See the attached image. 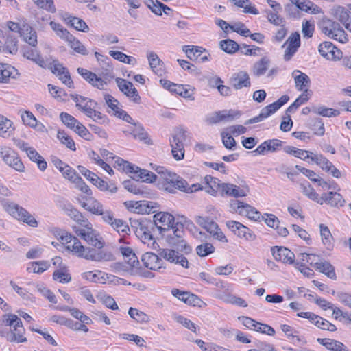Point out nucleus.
I'll return each mask as SVG.
<instances>
[{"instance_id":"obj_8","label":"nucleus","mask_w":351,"mask_h":351,"mask_svg":"<svg viewBox=\"0 0 351 351\" xmlns=\"http://www.w3.org/2000/svg\"><path fill=\"white\" fill-rule=\"evenodd\" d=\"M322 32L329 38L346 43L348 41V35L341 25L328 18H324L319 23Z\"/></svg>"},{"instance_id":"obj_38","label":"nucleus","mask_w":351,"mask_h":351,"mask_svg":"<svg viewBox=\"0 0 351 351\" xmlns=\"http://www.w3.org/2000/svg\"><path fill=\"white\" fill-rule=\"evenodd\" d=\"M18 75L17 70L6 64H0V83H6L10 77L15 78L14 75Z\"/></svg>"},{"instance_id":"obj_22","label":"nucleus","mask_w":351,"mask_h":351,"mask_svg":"<svg viewBox=\"0 0 351 351\" xmlns=\"http://www.w3.org/2000/svg\"><path fill=\"white\" fill-rule=\"evenodd\" d=\"M272 255L276 261L287 264H293L295 254L285 247L275 246L271 248Z\"/></svg>"},{"instance_id":"obj_33","label":"nucleus","mask_w":351,"mask_h":351,"mask_svg":"<svg viewBox=\"0 0 351 351\" xmlns=\"http://www.w3.org/2000/svg\"><path fill=\"white\" fill-rule=\"evenodd\" d=\"M64 21L78 31L86 32L89 28L85 21L80 18L73 16L70 14L66 12L63 15Z\"/></svg>"},{"instance_id":"obj_26","label":"nucleus","mask_w":351,"mask_h":351,"mask_svg":"<svg viewBox=\"0 0 351 351\" xmlns=\"http://www.w3.org/2000/svg\"><path fill=\"white\" fill-rule=\"evenodd\" d=\"M230 81L232 86L237 90L251 86L249 74L245 71H241L233 74Z\"/></svg>"},{"instance_id":"obj_4","label":"nucleus","mask_w":351,"mask_h":351,"mask_svg":"<svg viewBox=\"0 0 351 351\" xmlns=\"http://www.w3.org/2000/svg\"><path fill=\"white\" fill-rule=\"evenodd\" d=\"M130 225L131 228L143 243L152 247H156V245L158 246L152 234V232L156 228L153 221L141 218L130 220Z\"/></svg>"},{"instance_id":"obj_20","label":"nucleus","mask_w":351,"mask_h":351,"mask_svg":"<svg viewBox=\"0 0 351 351\" xmlns=\"http://www.w3.org/2000/svg\"><path fill=\"white\" fill-rule=\"evenodd\" d=\"M318 50L320 55L328 60H337L342 58V52L330 42L322 43Z\"/></svg>"},{"instance_id":"obj_48","label":"nucleus","mask_w":351,"mask_h":351,"mask_svg":"<svg viewBox=\"0 0 351 351\" xmlns=\"http://www.w3.org/2000/svg\"><path fill=\"white\" fill-rule=\"evenodd\" d=\"M312 111L315 114L326 117H337L340 114L338 110L327 108L324 106L313 107Z\"/></svg>"},{"instance_id":"obj_62","label":"nucleus","mask_w":351,"mask_h":351,"mask_svg":"<svg viewBox=\"0 0 351 351\" xmlns=\"http://www.w3.org/2000/svg\"><path fill=\"white\" fill-rule=\"evenodd\" d=\"M214 252L215 247L209 243L201 244L196 247V252L201 257L206 256Z\"/></svg>"},{"instance_id":"obj_46","label":"nucleus","mask_w":351,"mask_h":351,"mask_svg":"<svg viewBox=\"0 0 351 351\" xmlns=\"http://www.w3.org/2000/svg\"><path fill=\"white\" fill-rule=\"evenodd\" d=\"M84 227L88 228V232L86 233L87 235L84 240L95 247L101 248L103 247V243L98 239L97 234L92 228V225L90 224L89 226Z\"/></svg>"},{"instance_id":"obj_39","label":"nucleus","mask_w":351,"mask_h":351,"mask_svg":"<svg viewBox=\"0 0 351 351\" xmlns=\"http://www.w3.org/2000/svg\"><path fill=\"white\" fill-rule=\"evenodd\" d=\"M332 14L335 18L341 22L344 26H346L351 19V12L346 8L341 6H338L333 9Z\"/></svg>"},{"instance_id":"obj_36","label":"nucleus","mask_w":351,"mask_h":351,"mask_svg":"<svg viewBox=\"0 0 351 351\" xmlns=\"http://www.w3.org/2000/svg\"><path fill=\"white\" fill-rule=\"evenodd\" d=\"M313 267L316 270L324 274L332 280L337 279L335 267L328 261L315 262Z\"/></svg>"},{"instance_id":"obj_15","label":"nucleus","mask_w":351,"mask_h":351,"mask_svg":"<svg viewBox=\"0 0 351 351\" xmlns=\"http://www.w3.org/2000/svg\"><path fill=\"white\" fill-rule=\"evenodd\" d=\"M195 221L197 224L205 229L216 240L223 243H227L228 239L219 226L211 219L207 217L197 216Z\"/></svg>"},{"instance_id":"obj_7","label":"nucleus","mask_w":351,"mask_h":351,"mask_svg":"<svg viewBox=\"0 0 351 351\" xmlns=\"http://www.w3.org/2000/svg\"><path fill=\"white\" fill-rule=\"evenodd\" d=\"M322 32L329 38L346 43L348 41V35L341 25L328 18H324L319 23Z\"/></svg>"},{"instance_id":"obj_11","label":"nucleus","mask_w":351,"mask_h":351,"mask_svg":"<svg viewBox=\"0 0 351 351\" xmlns=\"http://www.w3.org/2000/svg\"><path fill=\"white\" fill-rule=\"evenodd\" d=\"M116 162L119 166L122 167V169L124 171L135 174L136 177L142 180V182L152 183L158 181V175H156L147 169H141L140 167L134 165H132L129 162L121 159L120 158L116 160Z\"/></svg>"},{"instance_id":"obj_16","label":"nucleus","mask_w":351,"mask_h":351,"mask_svg":"<svg viewBox=\"0 0 351 351\" xmlns=\"http://www.w3.org/2000/svg\"><path fill=\"white\" fill-rule=\"evenodd\" d=\"M158 254L160 258L171 263L178 265L184 268L189 267L188 259L184 256V254L178 249L177 250L171 248L159 249Z\"/></svg>"},{"instance_id":"obj_31","label":"nucleus","mask_w":351,"mask_h":351,"mask_svg":"<svg viewBox=\"0 0 351 351\" xmlns=\"http://www.w3.org/2000/svg\"><path fill=\"white\" fill-rule=\"evenodd\" d=\"M292 77L294 78L295 87L298 90L302 91L309 89L311 80L306 74L299 70H294L292 72Z\"/></svg>"},{"instance_id":"obj_18","label":"nucleus","mask_w":351,"mask_h":351,"mask_svg":"<svg viewBox=\"0 0 351 351\" xmlns=\"http://www.w3.org/2000/svg\"><path fill=\"white\" fill-rule=\"evenodd\" d=\"M185 140L184 131L180 130L178 133L173 135L170 139L171 147V153L176 160H180L184 158V149L183 141Z\"/></svg>"},{"instance_id":"obj_9","label":"nucleus","mask_w":351,"mask_h":351,"mask_svg":"<svg viewBox=\"0 0 351 351\" xmlns=\"http://www.w3.org/2000/svg\"><path fill=\"white\" fill-rule=\"evenodd\" d=\"M322 32L329 38L346 43L348 41V35L341 25L328 18H324L319 23Z\"/></svg>"},{"instance_id":"obj_64","label":"nucleus","mask_w":351,"mask_h":351,"mask_svg":"<svg viewBox=\"0 0 351 351\" xmlns=\"http://www.w3.org/2000/svg\"><path fill=\"white\" fill-rule=\"evenodd\" d=\"M53 278L61 283H68L71 280V276L66 271L57 269L53 272Z\"/></svg>"},{"instance_id":"obj_49","label":"nucleus","mask_w":351,"mask_h":351,"mask_svg":"<svg viewBox=\"0 0 351 351\" xmlns=\"http://www.w3.org/2000/svg\"><path fill=\"white\" fill-rule=\"evenodd\" d=\"M316 317L318 319H314L315 321H313L312 324H315L319 328L331 332L337 330V327L329 321L317 315Z\"/></svg>"},{"instance_id":"obj_6","label":"nucleus","mask_w":351,"mask_h":351,"mask_svg":"<svg viewBox=\"0 0 351 351\" xmlns=\"http://www.w3.org/2000/svg\"><path fill=\"white\" fill-rule=\"evenodd\" d=\"M171 229H167L169 233L167 234V241L169 244L176 247L181 252L189 254L192 252V247L188 245L184 239L185 234L183 224L177 222L170 226Z\"/></svg>"},{"instance_id":"obj_43","label":"nucleus","mask_w":351,"mask_h":351,"mask_svg":"<svg viewBox=\"0 0 351 351\" xmlns=\"http://www.w3.org/2000/svg\"><path fill=\"white\" fill-rule=\"evenodd\" d=\"M82 206L86 210L97 215L102 213V210L104 208L103 204L95 199H90L88 202L83 203Z\"/></svg>"},{"instance_id":"obj_5","label":"nucleus","mask_w":351,"mask_h":351,"mask_svg":"<svg viewBox=\"0 0 351 351\" xmlns=\"http://www.w3.org/2000/svg\"><path fill=\"white\" fill-rule=\"evenodd\" d=\"M71 98L75 102V106L82 113L97 122H104L105 116L96 110L97 104L94 100L78 95L71 94Z\"/></svg>"},{"instance_id":"obj_19","label":"nucleus","mask_w":351,"mask_h":351,"mask_svg":"<svg viewBox=\"0 0 351 351\" xmlns=\"http://www.w3.org/2000/svg\"><path fill=\"white\" fill-rule=\"evenodd\" d=\"M25 330L23 326L22 321L19 320L10 328V332H5L3 337H5L7 341L11 343H25L27 341V338L24 336Z\"/></svg>"},{"instance_id":"obj_17","label":"nucleus","mask_w":351,"mask_h":351,"mask_svg":"<svg viewBox=\"0 0 351 351\" xmlns=\"http://www.w3.org/2000/svg\"><path fill=\"white\" fill-rule=\"evenodd\" d=\"M0 157L5 164L15 170L19 172L24 171L25 167L23 162L10 147L0 146Z\"/></svg>"},{"instance_id":"obj_32","label":"nucleus","mask_w":351,"mask_h":351,"mask_svg":"<svg viewBox=\"0 0 351 351\" xmlns=\"http://www.w3.org/2000/svg\"><path fill=\"white\" fill-rule=\"evenodd\" d=\"M64 210L68 216H69L72 219L77 222L81 226H90V223L88 221V219L84 217L82 214L76 208H75L71 204L66 203L64 205Z\"/></svg>"},{"instance_id":"obj_44","label":"nucleus","mask_w":351,"mask_h":351,"mask_svg":"<svg viewBox=\"0 0 351 351\" xmlns=\"http://www.w3.org/2000/svg\"><path fill=\"white\" fill-rule=\"evenodd\" d=\"M124 188L134 195H143L147 193L144 191L141 184L132 180H125L123 183Z\"/></svg>"},{"instance_id":"obj_45","label":"nucleus","mask_w":351,"mask_h":351,"mask_svg":"<svg viewBox=\"0 0 351 351\" xmlns=\"http://www.w3.org/2000/svg\"><path fill=\"white\" fill-rule=\"evenodd\" d=\"M18 51V40L13 36L8 35L4 45H3V52L15 54Z\"/></svg>"},{"instance_id":"obj_41","label":"nucleus","mask_w":351,"mask_h":351,"mask_svg":"<svg viewBox=\"0 0 351 351\" xmlns=\"http://www.w3.org/2000/svg\"><path fill=\"white\" fill-rule=\"evenodd\" d=\"M49 267L50 263L47 261H34L28 264L27 271L40 274L47 270Z\"/></svg>"},{"instance_id":"obj_52","label":"nucleus","mask_w":351,"mask_h":351,"mask_svg":"<svg viewBox=\"0 0 351 351\" xmlns=\"http://www.w3.org/2000/svg\"><path fill=\"white\" fill-rule=\"evenodd\" d=\"M128 314L132 319L138 323H147L149 321V317L147 314L134 308H130Z\"/></svg>"},{"instance_id":"obj_2","label":"nucleus","mask_w":351,"mask_h":351,"mask_svg":"<svg viewBox=\"0 0 351 351\" xmlns=\"http://www.w3.org/2000/svg\"><path fill=\"white\" fill-rule=\"evenodd\" d=\"M283 149L285 153L303 160L311 159V161L314 162L323 170L332 176L334 178H339L341 177V171L336 168L330 160L322 154H315L310 151L298 149L293 146H286Z\"/></svg>"},{"instance_id":"obj_13","label":"nucleus","mask_w":351,"mask_h":351,"mask_svg":"<svg viewBox=\"0 0 351 351\" xmlns=\"http://www.w3.org/2000/svg\"><path fill=\"white\" fill-rule=\"evenodd\" d=\"M230 207L233 212L240 215L245 216L249 219L255 221H260L262 218L261 213L254 207L247 203L239 200H232L230 203Z\"/></svg>"},{"instance_id":"obj_63","label":"nucleus","mask_w":351,"mask_h":351,"mask_svg":"<svg viewBox=\"0 0 351 351\" xmlns=\"http://www.w3.org/2000/svg\"><path fill=\"white\" fill-rule=\"evenodd\" d=\"M69 45L75 52L82 55H86L88 51L84 45H83L78 40L73 36L71 39L68 40Z\"/></svg>"},{"instance_id":"obj_47","label":"nucleus","mask_w":351,"mask_h":351,"mask_svg":"<svg viewBox=\"0 0 351 351\" xmlns=\"http://www.w3.org/2000/svg\"><path fill=\"white\" fill-rule=\"evenodd\" d=\"M319 230L324 245H325L327 249L330 250L332 247V236L329 228L322 223L319 225Z\"/></svg>"},{"instance_id":"obj_61","label":"nucleus","mask_w":351,"mask_h":351,"mask_svg":"<svg viewBox=\"0 0 351 351\" xmlns=\"http://www.w3.org/2000/svg\"><path fill=\"white\" fill-rule=\"evenodd\" d=\"M109 54L115 60L123 63L132 64L135 62V59L133 57L129 56L121 51H110Z\"/></svg>"},{"instance_id":"obj_40","label":"nucleus","mask_w":351,"mask_h":351,"mask_svg":"<svg viewBox=\"0 0 351 351\" xmlns=\"http://www.w3.org/2000/svg\"><path fill=\"white\" fill-rule=\"evenodd\" d=\"M270 61L268 58L263 57L259 61L254 63L252 67V73L256 77L264 75L269 66Z\"/></svg>"},{"instance_id":"obj_25","label":"nucleus","mask_w":351,"mask_h":351,"mask_svg":"<svg viewBox=\"0 0 351 351\" xmlns=\"http://www.w3.org/2000/svg\"><path fill=\"white\" fill-rule=\"evenodd\" d=\"M219 186L223 195L235 198L245 197L248 193L247 189H241L239 186L230 183H222Z\"/></svg>"},{"instance_id":"obj_58","label":"nucleus","mask_w":351,"mask_h":351,"mask_svg":"<svg viewBox=\"0 0 351 351\" xmlns=\"http://www.w3.org/2000/svg\"><path fill=\"white\" fill-rule=\"evenodd\" d=\"M47 68H49L58 77L68 70L58 60H53L51 62H47Z\"/></svg>"},{"instance_id":"obj_1","label":"nucleus","mask_w":351,"mask_h":351,"mask_svg":"<svg viewBox=\"0 0 351 351\" xmlns=\"http://www.w3.org/2000/svg\"><path fill=\"white\" fill-rule=\"evenodd\" d=\"M155 171L158 173V184L160 187L169 193H175L176 189L191 193L201 189L199 184H194L191 186L187 182L175 173L169 171L165 167L156 166Z\"/></svg>"},{"instance_id":"obj_28","label":"nucleus","mask_w":351,"mask_h":351,"mask_svg":"<svg viewBox=\"0 0 351 351\" xmlns=\"http://www.w3.org/2000/svg\"><path fill=\"white\" fill-rule=\"evenodd\" d=\"M22 53L24 58L32 60L42 68H47V62L44 60L36 49L24 47L22 49Z\"/></svg>"},{"instance_id":"obj_12","label":"nucleus","mask_w":351,"mask_h":351,"mask_svg":"<svg viewBox=\"0 0 351 351\" xmlns=\"http://www.w3.org/2000/svg\"><path fill=\"white\" fill-rule=\"evenodd\" d=\"M55 234L65 243L66 250L71 251L78 257L84 258L86 248L82 245L77 237L62 230H56Z\"/></svg>"},{"instance_id":"obj_10","label":"nucleus","mask_w":351,"mask_h":351,"mask_svg":"<svg viewBox=\"0 0 351 351\" xmlns=\"http://www.w3.org/2000/svg\"><path fill=\"white\" fill-rule=\"evenodd\" d=\"M5 210L13 217L36 228L38 226L37 220L26 209L13 202H6L3 204Z\"/></svg>"},{"instance_id":"obj_42","label":"nucleus","mask_w":351,"mask_h":351,"mask_svg":"<svg viewBox=\"0 0 351 351\" xmlns=\"http://www.w3.org/2000/svg\"><path fill=\"white\" fill-rule=\"evenodd\" d=\"M93 184L104 192H108L112 194L117 191V187L113 182H107L98 176L95 178V181Z\"/></svg>"},{"instance_id":"obj_57","label":"nucleus","mask_w":351,"mask_h":351,"mask_svg":"<svg viewBox=\"0 0 351 351\" xmlns=\"http://www.w3.org/2000/svg\"><path fill=\"white\" fill-rule=\"evenodd\" d=\"M34 4L50 13H55L56 12V8L54 4L53 0H32Z\"/></svg>"},{"instance_id":"obj_50","label":"nucleus","mask_w":351,"mask_h":351,"mask_svg":"<svg viewBox=\"0 0 351 351\" xmlns=\"http://www.w3.org/2000/svg\"><path fill=\"white\" fill-rule=\"evenodd\" d=\"M220 47L223 51L230 54L234 53L239 49V44L231 39L221 40Z\"/></svg>"},{"instance_id":"obj_24","label":"nucleus","mask_w":351,"mask_h":351,"mask_svg":"<svg viewBox=\"0 0 351 351\" xmlns=\"http://www.w3.org/2000/svg\"><path fill=\"white\" fill-rule=\"evenodd\" d=\"M132 124L133 126H130L127 130H123V133L126 135H132L134 139L143 141L145 143H149V139L148 138V134L145 131L142 125L135 122Z\"/></svg>"},{"instance_id":"obj_37","label":"nucleus","mask_w":351,"mask_h":351,"mask_svg":"<svg viewBox=\"0 0 351 351\" xmlns=\"http://www.w3.org/2000/svg\"><path fill=\"white\" fill-rule=\"evenodd\" d=\"M182 50L192 61H198L199 56L206 52L204 48L199 46L184 45Z\"/></svg>"},{"instance_id":"obj_54","label":"nucleus","mask_w":351,"mask_h":351,"mask_svg":"<svg viewBox=\"0 0 351 351\" xmlns=\"http://www.w3.org/2000/svg\"><path fill=\"white\" fill-rule=\"evenodd\" d=\"M302 193L309 199L322 204L321 197L315 192V189L310 184H302L300 185Z\"/></svg>"},{"instance_id":"obj_30","label":"nucleus","mask_w":351,"mask_h":351,"mask_svg":"<svg viewBox=\"0 0 351 351\" xmlns=\"http://www.w3.org/2000/svg\"><path fill=\"white\" fill-rule=\"evenodd\" d=\"M152 71L158 76H162L165 73V67L162 61L154 51H150L147 55Z\"/></svg>"},{"instance_id":"obj_35","label":"nucleus","mask_w":351,"mask_h":351,"mask_svg":"<svg viewBox=\"0 0 351 351\" xmlns=\"http://www.w3.org/2000/svg\"><path fill=\"white\" fill-rule=\"evenodd\" d=\"M321 200L322 204L325 202L334 207L342 206L344 204L341 195L336 192L324 193L321 196Z\"/></svg>"},{"instance_id":"obj_23","label":"nucleus","mask_w":351,"mask_h":351,"mask_svg":"<svg viewBox=\"0 0 351 351\" xmlns=\"http://www.w3.org/2000/svg\"><path fill=\"white\" fill-rule=\"evenodd\" d=\"M153 223L156 228L166 230L174 223V217L170 213L160 212L154 215Z\"/></svg>"},{"instance_id":"obj_53","label":"nucleus","mask_w":351,"mask_h":351,"mask_svg":"<svg viewBox=\"0 0 351 351\" xmlns=\"http://www.w3.org/2000/svg\"><path fill=\"white\" fill-rule=\"evenodd\" d=\"M57 138L71 150L75 151L76 149L75 144L73 139L69 136L64 131L59 130L57 134Z\"/></svg>"},{"instance_id":"obj_55","label":"nucleus","mask_w":351,"mask_h":351,"mask_svg":"<svg viewBox=\"0 0 351 351\" xmlns=\"http://www.w3.org/2000/svg\"><path fill=\"white\" fill-rule=\"evenodd\" d=\"M234 4L237 7L244 9L245 13H250L252 14H258V10L254 7L252 6L249 0H232Z\"/></svg>"},{"instance_id":"obj_56","label":"nucleus","mask_w":351,"mask_h":351,"mask_svg":"<svg viewBox=\"0 0 351 351\" xmlns=\"http://www.w3.org/2000/svg\"><path fill=\"white\" fill-rule=\"evenodd\" d=\"M236 235L247 241H254L256 238L255 234L249 228L241 223Z\"/></svg>"},{"instance_id":"obj_29","label":"nucleus","mask_w":351,"mask_h":351,"mask_svg":"<svg viewBox=\"0 0 351 351\" xmlns=\"http://www.w3.org/2000/svg\"><path fill=\"white\" fill-rule=\"evenodd\" d=\"M20 36L23 40L32 47H36L37 35L36 31L26 22H22V29Z\"/></svg>"},{"instance_id":"obj_3","label":"nucleus","mask_w":351,"mask_h":351,"mask_svg":"<svg viewBox=\"0 0 351 351\" xmlns=\"http://www.w3.org/2000/svg\"><path fill=\"white\" fill-rule=\"evenodd\" d=\"M130 225L131 228L143 243L152 247H156V245L158 246L152 234V232L156 228L153 221L141 218L130 220Z\"/></svg>"},{"instance_id":"obj_21","label":"nucleus","mask_w":351,"mask_h":351,"mask_svg":"<svg viewBox=\"0 0 351 351\" xmlns=\"http://www.w3.org/2000/svg\"><path fill=\"white\" fill-rule=\"evenodd\" d=\"M115 81L119 90L123 93L127 97H130L136 104L141 102V97L138 95V90L132 82L119 77L117 78Z\"/></svg>"},{"instance_id":"obj_59","label":"nucleus","mask_w":351,"mask_h":351,"mask_svg":"<svg viewBox=\"0 0 351 351\" xmlns=\"http://www.w3.org/2000/svg\"><path fill=\"white\" fill-rule=\"evenodd\" d=\"M315 31L314 20H304L302 22V33L304 37L311 38Z\"/></svg>"},{"instance_id":"obj_34","label":"nucleus","mask_w":351,"mask_h":351,"mask_svg":"<svg viewBox=\"0 0 351 351\" xmlns=\"http://www.w3.org/2000/svg\"><path fill=\"white\" fill-rule=\"evenodd\" d=\"M14 131L15 127L13 122L5 116L0 114V136L8 138L14 134Z\"/></svg>"},{"instance_id":"obj_27","label":"nucleus","mask_w":351,"mask_h":351,"mask_svg":"<svg viewBox=\"0 0 351 351\" xmlns=\"http://www.w3.org/2000/svg\"><path fill=\"white\" fill-rule=\"evenodd\" d=\"M159 257V254L157 255L152 252H147L142 256L141 261L145 267L150 270L158 271L162 268V261Z\"/></svg>"},{"instance_id":"obj_60","label":"nucleus","mask_w":351,"mask_h":351,"mask_svg":"<svg viewBox=\"0 0 351 351\" xmlns=\"http://www.w3.org/2000/svg\"><path fill=\"white\" fill-rule=\"evenodd\" d=\"M60 118L62 123L71 130H73L75 125L80 122L73 116L69 114L67 112H61Z\"/></svg>"},{"instance_id":"obj_51","label":"nucleus","mask_w":351,"mask_h":351,"mask_svg":"<svg viewBox=\"0 0 351 351\" xmlns=\"http://www.w3.org/2000/svg\"><path fill=\"white\" fill-rule=\"evenodd\" d=\"M175 320L195 334L199 331V328L195 323L182 315L176 316Z\"/></svg>"},{"instance_id":"obj_14","label":"nucleus","mask_w":351,"mask_h":351,"mask_svg":"<svg viewBox=\"0 0 351 351\" xmlns=\"http://www.w3.org/2000/svg\"><path fill=\"white\" fill-rule=\"evenodd\" d=\"M99 215L101 216L104 223L110 225L119 234L123 236L129 234L130 230L127 223L121 219L115 218L111 210L104 208L102 213H99Z\"/></svg>"}]
</instances>
